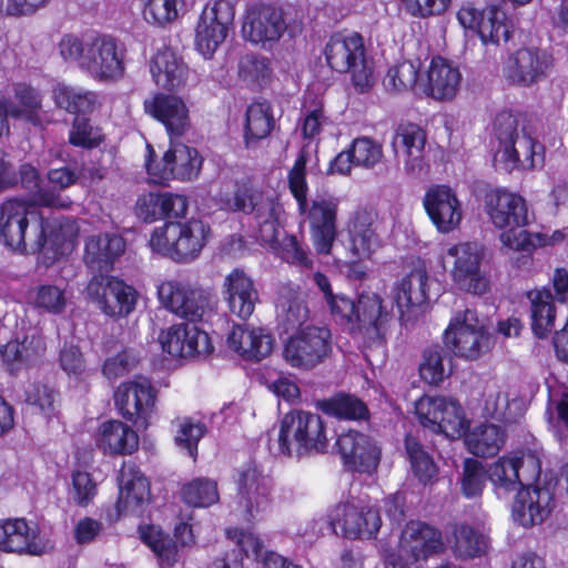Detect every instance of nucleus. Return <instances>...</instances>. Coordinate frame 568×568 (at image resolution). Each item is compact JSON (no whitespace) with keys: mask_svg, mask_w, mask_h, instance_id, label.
I'll use <instances>...</instances> for the list:
<instances>
[{"mask_svg":"<svg viewBox=\"0 0 568 568\" xmlns=\"http://www.w3.org/2000/svg\"><path fill=\"white\" fill-rule=\"evenodd\" d=\"M57 49L61 59L99 81H115L124 74V49L110 34L64 33Z\"/></svg>","mask_w":568,"mask_h":568,"instance_id":"1","label":"nucleus"},{"mask_svg":"<svg viewBox=\"0 0 568 568\" xmlns=\"http://www.w3.org/2000/svg\"><path fill=\"white\" fill-rule=\"evenodd\" d=\"M326 306L334 321L351 334L374 342L382 341L386 323L390 318L382 297L373 292H363L356 302L338 293L326 303Z\"/></svg>","mask_w":568,"mask_h":568,"instance_id":"2","label":"nucleus"},{"mask_svg":"<svg viewBox=\"0 0 568 568\" xmlns=\"http://www.w3.org/2000/svg\"><path fill=\"white\" fill-rule=\"evenodd\" d=\"M0 240L12 251H41L47 239L39 205L22 199L3 202L0 206Z\"/></svg>","mask_w":568,"mask_h":568,"instance_id":"3","label":"nucleus"},{"mask_svg":"<svg viewBox=\"0 0 568 568\" xmlns=\"http://www.w3.org/2000/svg\"><path fill=\"white\" fill-rule=\"evenodd\" d=\"M486 212L498 229H508L501 233L504 245L515 251H525L540 243L539 234H531L524 226L531 221L528 206L523 196L507 190H495L486 195Z\"/></svg>","mask_w":568,"mask_h":568,"instance_id":"4","label":"nucleus"},{"mask_svg":"<svg viewBox=\"0 0 568 568\" xmlns=\"http://www.w3.org/2000/svg\"><path fill=\"white\" fill-rule=\"evenodd\" d=\"M495 135L499 142L496 160L508 172L515 169L530 170L536 166V158L542 150L527 130L525 120L504 111L495 120Z\"/></svg>","mask_w":568,"mask_h":568,"instance_id":"5","label":"nucleus"},{"mask_svg":"<svg viewBox=\"0 0 568 568\" xmlns=\"http://www.w3.org/2000/svg\"><path fill=\"white\" fill-rule=\"evenodd\" d=\"M327 447L324 422L317 414L292 410L284 415L272 448L283 456L323 453Z\"/></svg>","mask_w":568,"mask_h":568,"instance_id":"6","label":"nucleus"},{"mask_svg":"<svg viewBox=\"0 0 568 568\" xmlns=\"http://www.w3.org/2000/svg\"><path fill=\"white\" fill-rule=\"evenodd\" d=\"M210 229L200 220L166 222L153 231L149 241L153 252L176 263L196 260L206 244Z\"/></svg>","mask_w":568,"mask_h":568,"instance_id":"7","label":"nucleus"},{"mask_svg":"<svg viewBox=\"0 0 568 568\" xmlns=\"http://www.w3.org/2000/svg\"><path fill=\"white\" fill-rule=\"evenodd\" d=\"M324 55L332 70L351 74L352 85L357 92H367L373 87V71L367 63L364 39L359 33L333 34L325 45Z\"/></svg>","mask_w":568,"mask_h":568,"instance_id":"8","label":"nucleus"},{"mask_svg":"<svg viewBox=\"0 0 568 568\" xmlns=\"http://www.w3.org/2000/svg\"><path fill=\"white\" fill-rule=\"evenodd\" d=\"M444 343L456 356L475 361L489 352L494 339L476 311H457L444 332Z\"/></svg>","mask_w":568,"mask_h":568,"instance_id":"9","label":"nucleus"},{"mask_svg":"<svg viewBox=\"0 0 568 568\" xmlns=\"http://www.w3.org/2000/svg\"><path fill=\"white\" fill-rule=\"evenodd\" d=\"M332 353V334L325 326H306L292 335L283 348V357L292 367L312 369Z\"/></svg>","mask_w":568,"mask_h":568,"instance_id":"10","label":"nucleus"},{"mask_svg":"<svg viewBox=\"0 0 568 568\" xmlns=\"http://www.w3.org/2000/svg\"><path fill=\"white\" fill-rule=\"evenodd\" d=\"M233 206L236 211L254 215L261 241L270 244L278 241L283 207L275 196L246 186L239 187L234 193Z\"/></svg>","mask_w":568,"mask_h":568,"instance_id":"11","label":"nucleus"},{"mask_svg":"<svg viewBox=\"0 0 568 568\" xmlns=\"http://www.w3.org/2000/svg\"><path fill=\"white\" fill-rule=\"evenodd\" d=\"M234 16L230 0H216L204 7L195 28V48L204 59H211L225 41Z\"/></svg>","mask_w":568,"mask_h":568,"instance_id":"12","label":"nucleus"},{"mask_svg":"<svg viewBox=\"0 0 568 568\" xmlns=\"http://www.w3.org/2000/svg\"><path fill=\"white\" fill-rule=\"evenodd\" d=\"M158 296L165 308L191 322L203 320L213 310L209 292L179 281L161 282L158 285Z\"/></svg>","mask_w":568,"mask_h":568,"instance_id":"13","label":"nucleus"},{"mask_svg":"<svg viewBox=\"0 0 568 568\" xmlns=\"http://www.w3.org/2000/svg\"><path fill=\"white\" fill-rule=\"evenodd\" d=\"M554 69V57L537 47H525L509 55L505 63L506 80L517 87L529 88L547 79Z\"/></svg>","mask_w":568,"mask_h":568,"instance_id":"14","label":"nucleus"},{"mask_svg":"<svg viewBox=\"0 0 568 568\" xmlns=\"http://www.w3.org/2000/svg\"><path fill=\"white\" fill-rule=\"evenodd\" d=\"M87 293L90 301L111 317L126 316L136 303V292L132 286L104 274H97L90 280Z\"/></svg>","mask_w":568,"mask_h":568,"instance_id":"15","label":"nucleus"},{"mask_svg":"<svg viewBox=\"0 0 568 568\" xmlns=\"http://www.w3.org/2000/svg\"><path fill=\"white\" fill-rule=\"evenodd\" d=\"M480 254L476 244L460 243L447 250L445 264H452V276L455 284L463 291L474 295H483L489 282L480 272Z\"/></svg>","mask_w":568,"mask_h":568,"instance_id":"16","label":"nucleus"},{"mask_svg":"<svg viewBox=\"0 0 568 568\" xmlns=\"http://www.w3.org/2000/svg\"><path fill=\"white\" fill-rule=\"evenodd\" d=\"M156 395V389L148 378L138 377L120 384L114 400L123 418L146 427L155 409Z\"/></svg>","mask_w":568,"mask_h":568,"instance_id":"17","label":"nucleus"},{"mask_svg":"<svg viewBox=\"0 0 568 568\" xmlns=\"http://www.w3.org/2000/svg\"><path fill=\"white\" fill-rule=\"evenodd\" d=\"M288 27L283 9L273 6H254L246 12L242 34L254 44L272 47Z\"/></svg>","mask_w":568,"mask_h":568,"instance_id":"18","label":"nucleus"},{"mask_svg":"<svg viewBox=\"0 0 568 568\" xmlns=\"http://www.w3.org/2000/svg\"><path fill=\"white\" fill-rule=\"evenodd\" d=\"M174 140H170V148L162 158V168L146 163L148 173L159 182L171 179L192 181L201 171L202 158L197 150Z\"/></svg>","mask_w":568,"mask_h":568,"instance_id":"19","label":"nucleus"},{"mask_svg":"<svg viewBox=\"0 0 568 568\" xmlns=\"http://www.w3.org/2000/svg\"><path fill=\"white\" fill-rule=\"evenodd\" d=\"M381 524L375 508L355 500L338 504L332 515V525L339 527L342 535L349 539L372 538Z\"/></svg>","mask_w":568,"mask_h":568,"instance_id":"20","label":"nucleus"},{"mask_svg":"<svg viewBox=\"0 0 568 568\" xmlns=\"http://www.w3.org/2000/svg\"><path fill=\"white\" fill-rule=\"evenodd\" d=\"M392 149L398 162L403 163L404 173L413 179L426 172L424 149L425 132L414 123L399 124L392 139Z\"/></svg>","mask_w":568,"mask_h":568,"instance_id":"21","label":"nucleus"},{"mask_svg":"<svg viewBox=\"0 0 568 568\" xmlns=\"http://www.w3.org/2000/svg\"><path fill=\"white\" fill-rule=\"evenodd\" d=\"M446 545L442 531L419 520H412L402 530L399 551L415 561L427 560L432 556L442 555Z\"/></svg>","mask_w":568,"mask_h":568,"instance_id":"22","label":"nucleus"},{"mask_svg":"<svg viewBox=\"0 0 568 568\" xmlns=\"http://www.w3.org/2000/svg\"><path fill=\"white\" fill-rule=\"evenodd\" d=\"M338 204L339 201L335 196L318 195L307 211L313 245L320 254H329L336 240Z\"/></svg>","mask_w":568,"mask_h":568,"instance_id":"23","label":"nucleus"},{"mask_svg":"<svg viewBox=\"0 0 568 568\" xmlns=\"http://www.w3.org/2000/svg\"><path fill=\"white\" fill-rule=\"evenodd\" d=\"M554 507V495L548 488L527 485L517 490L511 505V518L519 526L530 528L542 524Z\"/></svg>","mask_w":568,"mask_h":568,"instance_id":"24","label":"nucleus"},{"mask_svg":"<svg viewBox=\"0 0 568 568\" xmlns=\"http://www.w3.org/2000/svg\"><path fill=\"white\" fill-rule=\"evenodd\" d=\"M271 490V478L256 465L250 464L241 470L237 480L239 506L244 509L248 520L268 509Z\"/></svg>","mask_w":568,"mask_h":568,"instance_id":"25","label":"nucleus"},{"mask_svg":"<svg viewBox=\"0 0 568 568\" xmlns=\"http://www.w3.org/2000/svg\"><path fill=\"white\" fill-rule=\"evenodd\" d=\"M423 205L438 232L449 233L460 224L462 203L456 192L449 186H430L424 195Z\"/></svg>","mask_w":568,"mask_h":568,"instance_id":"26","label":"nucleus"},{"mask_svg":"<svg viewBox=\"0 0 568 568\" xmlns=\"http://www.w3.org/2000/svg\"><path fill=\"white\" fill-rule=\"evenodd\" d=\"M344 465L354 471H374L381 458L377 443L363 433L349 430L342 434L336 442Z\"/></svg>","mask_w":568,"mask_h":568,"instance_id":"27","label":"nucleus"},{"mask_svg":"<svg viewBox=\"0 0 568 568\" xmlns=\"http://www.w3.org/2000/svg\"><path fill=\"white\" fill-rule=\"evenodd\" d=\"M159 339L162 349L175 358L207 355L213 349L207 333L192 324L173 325L166 332H162Z\"/></svg>","mask_w":568,"mask_h":568,"instance_id":"28","label":"nucleus"},{"mask_svg":"<svg viewBox=\"0 0 568 568\" xmlns=\"http://www.w3.org/2000/svg\"><path fill=\"white\" fill-rule=\"evenodd\" d=\"M48 549L40 537L37 525L24 518H10L0 521V550L6 552L40 556Z\"/></svg>","mask_w":568,"mask_h":568,"instance_id":"29","label":"nucleus"},{"mask_svg":"<svg viewBox=\"0 0 568 568\" xmlns=\"http://www.w3.org/2000/svg\"><path fill=\"white\" fill-rule=\"evenodd\" d=\"M148 114L164 124L170 140L184 135L191 128L189 110L182 99L159 93L144 101Z\"/></svg>","mask_w":568,"mask_h":568,"instance_id":"30","label":"nucleus"},{"mask_svg":"<svg viewBox=\"0 0 568 568\" xmlns=\"http://www.w3.org/2000/svg\"><path fill=\"white\" fill-rule=\"evenodd\" d=\"M222 287L229 311L244 321L251 317L258 302L253 278L242 268H234L225 276Z\"/></svg>","mask_w":568,"mask_h":568,"instance_id":"31","label":"nucleus"},{"mask_svg":"<svg viewBox=\"0 0 568 568\" xmlns=\"http://www.w3.org/2000/svg\"><path fill=\"white\" fill-rule=\"evenodd\" d=\"M462 74L459 69L448 60L436 57L433 58L426 79L422 80L420 92L436 101L453 100L460 87Z\"/></svg>","mask_w":568,"mask_h":568,"instance_id":"32","label":"nucleus"},{"mask_svg":"<svg viewBox=\"0 0 568 568\" xmlns=\"http://www.w3.org/2000/svg\"><path fill=\"white\" fill-rule=\"evenodd\" d=\"M119 513L141 514L150 501V485L146 477L133 464H124L119 474Z\"/></svg>","mask_w":568,"mask_h":568,"instance_id":"33","label":"nucleus"},{"mask_svg":"<svg viewBox=\"0 0 568 568\" xmlns=\"http://www.w3.org/2000/svg\"><path fill=\"white\" fill-rule=\"evenodd\" d=\"M124 250V240L118 234L91 235L85 241L83 261L92 272L108 273Z\"/></svg>","mask_w":568,"mask_h":568,"instance_id":"34","label":"nucleus"},{"mask_svg":"<svg viewBox=\"0 0 568 568\" xmlns=\"http://www.w3.org/2000/svg\"><path fill=\"white\" fill-rule=\"evenodd\" d=\"M274 339L262 327L234 325L227 335V344L231 349L244 359L261 361L273 351Z\"/></svg>","mask_w":568,"mask_h":568,"instance_id":"35","label":"nucleus"},{"mask_svg":"<svg viewBox=\"0 0 568 568\" xmlns=\"http://www.w3.org/2000/svg\"><path fill=\"white\" fill-rule=\"evenodd\" d=\"M427 280L425 270L415 268L393 286L392 297L403 321L427 302Z\"/></svg>","mask_w":568,"mask_h":568,"instance_id":"36","label":"nucleus"},{"mask_svg":"<svg viewBox=\"0 0 568 568\" xmlns=\"http://www.w3.org/2000/svg\"><path fill=\"white\" fill-rule=\"evenodd\" d=\"M150 71L155 83L169 91L183 88L189 78L186 63L170 48L156 52L150 62Z\"/></svg>","mask_w":568,"mask_h":568,"instance_id":"37","label":"nucleus"},{"mask_svg":"<svg viewBox=\"0 0 568 568\" xmlns=\"http://www.w3.org/2000/svg\"><path fill=\"white\" fill-rule=\"evenodd\" d=\"M97 444L104 453L129 455L138 449L139 437L121 420H109L100 426Z\"/></svg>","mask_w":568,"mask_h":568,"instance_id":"38","label":"nucleus"},{"mask_svg":"<svg viewBox=\"0 0 568 568\" xmlns=\"http://www.w3.org/2000/svg\"><path fill=\"white\" fill-rule=\"evenodd\" d=\"M505 442L506 434L504 429L495 424L475 426L465 436V444L469 453L483 458L497 455Z\"/></svg>","mask_w":568,"mask_h":568,"instance_id":"39","label":"nucleus"},{"mask_svg":"<svg viewBox=\"0 0 568 568\" xmlns=\"http://www.w3.org/2000/svg\"><path fill=\"white\" fill-rule=\"evenodd\" d=\"M275 124L272 106L266 101L252 103L245 114L244 142L246 148H255L266 139Z\"/></svg>","mask_w":568,"mask_h":568,"instance_id":"40","label":"nucleus"},{"mask_svg":"<svg viewBox=\"0 0 568 568\" xmlns=\"http://www.w3.org/2000/svg\"><path fill=\"white\" fill-rule=\"evenodd\" d=\"M276 310L278 325L285 332L300 328L310 316V310L303 294L291 288L281 292Z\"/></svg>","mask_w":568,"mask_h":568,"instance_id":"41","label":"nucleus"},{"mask_svg":"<svg viewBox=\"0 0 568 568\" xmlns=\"http://www.w3.org/2000/svg\"><path fill=\"white\" fill-rule=\"evenodd\" d=\"M44 352V339L36 334L26 336L22 341H10L0 351L3 362L11 371L23 364L36 363Z\"/></svg>","mask_w":568,"mask_h":568,"instance_id":"42","label":"nucleus"},{"mask_svg":"<svg viewBox=\"0 0 568 568\" xmlns=\"http://www.w3.org/2000/svg\"><path fill=\"white\" fill-rule=\"evenodd\" d=\"M531 303V328L536 336L544 338L554 328L556 310L549 290H535L528 293Z\"/></svg>","mask_w":568,"mask_h":568,"instance_id":"43","label":"nucleus"},{"mask_svg":"<svg viewBox=\"0 0 568 568\" xmlns=\"http://www.w3.org/2000/svg\"><path fill=\"white\" fill-rule=\"evenodd\" d=\"M523 463L520 458L501 457L490 465L488 478L499 497L524 487L519 475Z\"/></svg>","mask_w":568,"mask_h":568,"instance_id":"44","label":"nucleus"},{"mask_svg":"<svg viewBox=\"0 0 568 568\" xmlns=\"http://www.w3.org/2000/svg\"><path fill=\"white\" fill-rule=\"evenodd\" d=\"M452 535L450 548L456 558L478 557L488 547V538L467 524L455 525Z\"/></svg>","mask_w":568,"mask_h":568,"instance_id":"45","label":"nucleus"},{"mask_svg":"<svg viewBox=\"0 0 568 568\" xmlns=\"http://www.w3.org/2000/svg\"><path fill=\"white\" fill-rule=\"evenodd\" d=\"M373 222V214L366 210L357 211L351 222L352 250L359 258L369 257L377 244Z\"/></svg>","mask_w":568,"mask_h":568,"instance_id":"46","label":"nucleus"},{"mask_svg":"<svg viewBox=\"0 0 568 568\" xmlns=\"http://www.w3.org/2000/svg\"><path fill=\"white\" fill-rule=\"evenodd\" d=\"M317 407L326 415L339 419L362 420L369 415L366 404L354 395L338 393L317 402Z\"/></svg>","mask_w":568,"mask_h":568,"instance_id":"47","label":"nucleus"},{"mask_svg":"<svg viewBox=\"0 0 568 568\" xmlns=\"http://www.w3.org/2000/svg\"><path fill=\"white\" fill-rule=\"evenodd\" d=\"M419 374L429 385H439L452 374V356L439 345L427 347L423 352Z\"/></svg>","mask_w":568,"mask_h":568,"instance_id":"48","label":"nucleus"},{"mask_svg":"<svg viewBox=\"0 0 568 568\" xmlns=\"http://www.w3.org/2000/svg\"><path fill=\"white\" fill-rule=\"evenodd\" d=\"M55 104L69 113H88L95 105V94L82 88L59 83L52 92Z\"/></svg>","mask_w":568,"mask_h":568,"instance_id":"49","label":"nucleus"},{"mask_svg":"<svg viewBox=\"0 0 568 568\" xmlns=\"http://www.w3.org/2000/svg\"><path fill=\"white\" fill-rule=\"evenodd\" d=\"M422 79H419V63L413 61H403L392 67L383 84L386 91L393 93H404L418 89L420 91Z\"/></svg>","mask_w":568,"mask_h":568,"instance_id":"50","label":"nucleus"},{"mask_svg":"<svg viewBox=\"0 0 568 568\" xmlns=\"http://www.w3.org/2000/svg\"><path fill=\"white\" fill-rule=\"evenodd\" d=\"M405 448L415 476L424 484L432 481L437 475V467L432 457L410 435L405 437Z\"/></svg>","mask_w":568,"mask_h":568,"instance_id":"51","label":"nucleus"},{"mask_svg":"<svg viewBox=\"0 0 568 568\" xmlns=\"http://www.w3.org/2000/svg\"><path fill=\"white\" fill-rule=\"evenodd\" d=\"M58 394L48 385L34 383L24 392L26 404L36 413L51 418L57 413Z\"/></svg>","mask_w":568,"mask_h":568,"instance_id":"52","label":"nucleus"},{"mask_svg":"<svg viewBox=\"0 0 568 568\" xmlns=\"http://www.w3.org/2000/svg\"><path fill=\"white\" fill-rule=\"evenodd\" d=\"M173 425L175 427V444L180 448L186 449L189 456L195 458L197 455V444L206 430L205 426L189 417L178 418L173 422Z\"/></svg>","mask_w":568,"mask_h":568,"instance_id":"53","label":"nucleus"},{"mask_svg":"<svg viewBox=\"0 0 568 568\" xmlns=\"http://www.w3.org/2000/svg\"><path fill=\"white\" fill-rule=\"evenodd\" d=\"M143 540L159 558L161 565L172 567L178 561V544L168 534L151 527L143 534Z\"/></svg>","mask_w":568,"mask_h":568,"instance_id":"54","label":"nucleus"},{"mask_svg":"<svg viewBox=\"0 0 568 568\" xmlns=\"http://www.w3.org/2000/svg\"><path fill=\"white\" fill-rule=\"evenodd\" d=\"M20 179L22 185L31 192H34V202L41 206H60L63 207L59 194L53 191L40 187V176L37 169L30 164H23L20 166Z\"/></svg>","mask_w":568,"mask_h":568,"instance_id":"55","label":"nucleus"},{"mask_svg":"<svg viewBox=\"0 0 568 568\" xmlns=\"http://www.w3.org/2000/svg\"><path fill=\"white\" fill-rule=\"evenodd\" d=\"M183 500L193 507H207L219 500L216 483L197 478L182 488Z\"/></svg>","mask_w":568,"mask_h":568,"instance_id":"56","label":"nucleus"},{"mask_svg":"<svg viewBox=\"0 0 568 568\" xmlns=\"http://www.w3.org/2000/svg\"><path fill=\"white\" fill-rule=\"evenodd\" d=\"M488 473L483 464L476 459L467 458L464 462L462 476V491L465 497L474 498L481 495Z\"/></svg>","mask_w":568,"mask_h":568,"instance_id":"57","label":"nucleus"},{"mask_svg":"<svg viewBox=\"0 0 568 568\" xmlns=\"http://www.w3.org/2000/svg\"><path fill=\"white\" fill-rule=\"evenodd\" d=\"M440 429L437 433H443L448 437L460 436L466 427L467 422L465 418L462 406L452 398L445 397V405L439 418Z\"/></svg>","mask_w":568,"mask_h":568,"instance_id":"58","label":"nucleus"},{"mask_svg":"<svg viewBox=\"0 0 568 568\" xmlns=\"http://www.w3.org/2000/svg\"><path fill=\"white\" fill-rule=\"evenodd\" d=\"M445 405V397H420L415 404V413L419 423L437 433L440 429L439 418Z\"/></svg>","mask_w":568,"mask_h":568,"instance_id":"59","label":"nucleus"},{"mask_svg":"<svg viewBox=\"0 0 568 568\" xmlns=\"http://www.w3.org/2000/svg\"><path fill=\"white\" fill-rule=\"evenodd\" d=\"M478 36L485 44H499L501 41L505 43L509 41L511 30L509 26L500 19L498 12L489 10L486 20L481 21Z\"/></svg>","mask_w":568,"mask_h":568,"instance_id":"60","label":"nucleus"},{"mask_svg":"<svg viewBox=\"0 0 568 568\" xmlns=\"http://www.w3.org/2000/svg\"><path fill=\"white\" fill-rule=\"evenodd\" d=\"M306 156L301 153L288 173V185L292 194L297 201L298 211L305 213L307 210V183L305 179Z\"/></svg>","mask_w":568,"mask_h":568,"instance_id":"61","label":"nucleus"},{"mask_svg":"<svg viewBox=\"0 0 568 568\" xmlns=\"http://www.w3.org/2000/svg\"><path fill=\"white\" fill-rule=\"evenodd\" d=\"M69 142L74 146L92 149L102 142V134L88 119L75 118L69 132Z\"/></svg>","mask_w":568,"mask_h":568,"instance_id":"62","label":"nucleus"},{"mask_svg":"<svg viewBox=\"0 0 568 568\" xmlns=\"http://www.w3.org/2000/svg\"><path fill=\"white\" fill-rule=\"evenodd\" d=\"M355 165L366 169L374 168L383 158V148L369 138H361L351 145Z\"/></svg>","mask_w":568,"mask_h":568,"instance_id":"63","label":"nucleus"},{"mask_svg":"<svg viewBox=\"0 0 568 568\" xmlns=\"http://www.w3.org/2000/svg\"><path fill=\"white\" fill-rule=\"evenodd\" d=\"M71 480L72 500L80 507H87L97 495V483L89 473L82 470H74Z\"/></svg>","mask_w":568,"mask_h":568,"instance_id":"64","label":"nucleus"}]
</instances>
